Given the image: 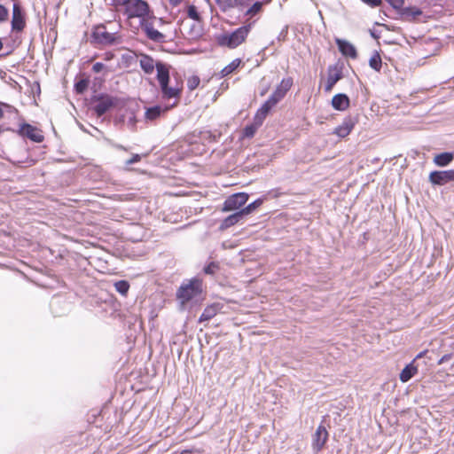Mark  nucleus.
<instances>
[{
    "instance_id": "obj_1",
    "label": "nucleus",
    "mask_w": 454,
    "mask_h": 454,
    "mask_svg": "<svg viewBox=\"0 0 454 454\" xmlns=\"http://www.w3.org/2000/svg\"><path fill=\"white\" fill-rule=\"evenodd\" d=\"M180 309H185L188 306H197L203 301L202 280L192 278L183 281L176 293Z\"/></svg>"
},
{
    "instance_id": "obj_2",
    "label": "nucleus",
    "mask_w": 454,
    "mask_h": 454,
    "mask_svg": "<svg viewBox=\"0 0 454 454\" xmlns=\"http://www.w3.org/2000/svg\"><path fill=\"white\" fill-rule=\"evenodd\" d=\"M250 29L251 24H248L239 27L231 33H224L218 37V43L221 46H226L230 49H234L245 41Z\"/></svg>"
},
{
    "instance_id": "obj_3",
    "label": "nucleus",
    "mask_w": 454,
    "mask_h": 454,
    "mask_svg": "<svg viewBox=\"0 0 454 454\" xmlns=\"http://www.w3.org/2000/svg\"><path fill=\"white\" fill-rule=\"evenodd\" d=\"M91 103L94 104L93 110L98 116L104 115L118 103V98L105 93H98L91 98Z\"/></svg>"
},
{
    "instance_id": "obj_4",
    "label": "nucleus",
    "mask_w": 454,
    "mask_h": 454,
    "mask_svg": "<svg viewBox=\"0 0 454 454\" xmlns=\"http://www.w3.org/2000/svg\"><path fill=\"white\" fill-rule=\"evenodd\" d=\"M94 40L103 45H116L121 40L117 33L108 32L105 25H98L92 31Z\"/></svg>"
},
{
    "instance_id": "obj_5",
    "label": "nucleus",
    "mask_w": 454,
    "mask_h": 454,
    "mask_svg": "<svg viewBox=\"0 0 454 454\" xmlns=\"http://www.w3.org/2000/svg\"><path fill=\"white\" fill-rule=\"evenodd\" d=\"M11 27L13 34H20L26 27V13L19 2L12 5Z\"/></svg>"
},
{
    "instance_id": "obj_6",
    "label": "nucleus",
    "mask_w": 454,
    "mask_h": 454,
    "mask_svg": "<svg viewBox=\"0 0 454 454\" xmlns=\"http://www.w3.org/2000/svg\"><path fill=\"white\" fill-rule=\"evenodd\" d=\"M237 9L243 11L250 18L258 14L262 8V2L259 0H234Z\"/></svg>"
},
{
    "instance_id": "obj_7",
    "label": "nucleus",
    "mask_w": 454,
    "mask_h": 454,
    "mask_svg": "<svg viewBox=\"0 0 454 454\" xmlns=\"http://www.w3.org/2000/svg\"><path fill=\"white\" fill-rule=\"evenodd\" d=\"M248 200V194L246 192H237L229 196L223 203V211L229 212L239 209Z\"/></svg>"
},
{
    "instance_id": "obj_8",
    "label": "nucleus",
    "mask_w": 454,
    "mask_h": 454,
    "mask_svg": "<svg viewBox=\"0 0 454 454\" xmlns=\"http://www.w3.org/2000/svg\"><path fill=\"white\" fill-rule=\"evenodd\" d=\"M428 180L433 185H445L454 181V169L432 171L429 174Z\"/></svg>"
},
{
    "instance_id": "obj_9",
    "label": "nucleus",
    "mask_w": 454,
    "mask_h": 454,
    "mask_svg": "<svg viewBox=\"0 0 454 454\" xmlns=\"http://www.w3.org/2000/svg\"><path fill=\"white\" fill-rule=\"evenodd\" d=\"M18 133L21 137H27L35 143H41L44 139L42 131L29 123L21 124Z\"/></svg>"
},
{
    "instance_id": "obj_10",
    "label": "nucleus",
    "mask_w": 454,
    "mask_h": 454,
    "mask_svg": "<svg viewBox=\"0 0 454 454\" xmlns=\"http://www.w3.org/2000/svg\"><path fill=\"white\" fill-rule=\"evenodd\" d=\"M149 5L144 0H135L128 6L129 17H139L142 20H146L145 16L149 13Z\"/></svg>"
},
{
    "instance_id": "obj_11",
    "label": "nucleus",
    "mask_w": 454,
    "mask_h": 454,
    "mask_svg": "<svg viewBox=\"0 0 454 454\" xmlns=\"http://www.w3.org/2000/svg\"><path fill=\"white\" fill-rule=\"evenodd\" d=\"M141 29L145 32L146 37L155 43L164 42L165 35L155 29L152 22L148 20H141L140 21Z\"/></svg>"
},
{
    "instance_id": "obj_12",
    "label": "nucleus",
    "mask_w": 454,
    "mask_h": 454,
    "mask_svg": "<svg viewBox=\"0 0 454 454\" xmlns=\"http://www.w3.org/2000/svg\"><path fill=\"white\" fill-rule=\"evenodd\" d=\"M356 122V118L352 116H347L343 119L340 125L335 128L333 134L339 137L344 138L350 134Z\"/></svg>"
},
{
    "instance_id": "obj_13",
    "label": "nucleus",
    "mask_w": 454,
    "mask_h": 454,
    "mask_svg": "<svg viewBox=\"0 0 454 454\" xmlns=\"http://www.w3.org/2000/svg\"><path fill=\"white\" fill-rule=\"evenodd\" d=\"M328 432L325 426L319 425L313 435L312 447L317 452L320 451L328 439Z\"/></svg>"
},
{
    "instance_id": "obj_14",
    "label": "nucleus",
    "mask_w": 454,
    "mask_h": 454,
    "mask_svg": "<svg viewBox=\"0 0 454 454\" xmlns=\"http://www.w3.org/2000/svg\"><path fill=\"white\" fill-rule=\"evenodd\" d=\"M292 85L293 79L291 77L284 78L270 97L273 98V100H276V103L278 104L285 98Z\"/></svg>"
},
{
    "instance_id": "obj_15",
    "label": "nucleus",
    "mask_w": 454,
    "mask_h": 454,
    "mask_svg": "<svg viewBox=\"0 0 454 454\" xmlns=\"http://www.w3.org/2000/svg\"><path fill=\"white\" fill-rule=\"evenodd\" d=\"M277 105L276 100H273L270 97L266 100L262 106L257 110L254 115V121L257 124H262L265 118L270 112V110Z\"/></svg>"
},
{
    "instance_id": "obj_16",
    "label": "nucleus",
    "mask_w": 454,
    "mask_h": 454,
    "mask_svg": "<svg viewBox=\"0 0 454 454\" xmlns=\"http://www.w3.org/2000/svg\"><path fill=\"white\" fill-rule=\"evenodd\" d=\"M335 43L338 46L339 51L340 53L345 56L351 59H356L357 58V51L356 47L349 43L347 40L336 38Z\"/></svg>"
},
{
    "instance_id": "obj_17",
    "label": "nucleus",
    "mask_w": 454,
    "mask_h": 454,
    "mask_svg": "<svg viewBox=\"0 0 454 454\" xmlns=\"http://www.w3.org/2000/svg\"><path fill=\"white\" fill-rule=\"evenodd\" d=\"M328 77L325 86V91H331L337 82L342 78V72L337 67H330Z\"/></svg>"
},
{
    "instance_id": "obj_18",
    "label": "nucleus",
    "mask_w": 454,
    "mask_h": 454,
    "mask_svg": "<svg viewBox=\"0 0 454 454\" xmlns=\"http://www.w3.org/2000/svg\"><path fill=\"white\" fill-rule=\"evenodd\" d=\"M349 98L345 93H338L332 98V106L337 111H345L349 107Z\"/></svg>"
},
{
    "instance_id": "obj_19",
    "label": "nucleus",
    "mask_w": 454,
    "mask_h": 454,
    "mask_svg": "<svg viewBox=\"0 0 454 454\" xmlns=\"http://www.w3.org/2000/svg\"><path fill=\"white\" fill-rule=\"evenodd\" d=\"M155 68L157 70V80L160 87L165 86L166 83L169 82V69L168 65L158 61L155 63Z\"/></svg>"
},
{
    "instance_id": "obj_20",
    "label": "nucleus",
    "mask_w": 454,
    "mask_h": 454,
    "mask_svg": "<svg viewBox=\"0 0 454 454\" xmlns=\"http://www.w3.org/2000/svg\"><path fill=\"white\" fill-rule=\"evenodd\" d=\"M221 306L218 303H213L211 305L207 306L202 314L199 318V322L202 323L205 321H208L213 318L217 313L220 311Z\"/></svg>"
},
{
    "instance_id": "obj_21",
    "label": "nucleus",
    "mask_w": 454,
    "mask_h": 454,
    "mask_svg": "<svg viewBox=\"0 0 454 454\" xmlns=\"http://www.w3.org/2000/svg\"><path fill=\"white\" fill-rule=\"evenodd\" d=\"M245 214L241 209L227 216L221 223V229H228L234 224L238 223L241 219L244 218Z\"/></svg>"
},
{
    "instance_id": "obj_22",
    "label": "nucleus",
    "mask_w": 454,
    "mask_h": 454,
    "mask_svg": "<svg viewBox=\"0 0 454 454\" xmlns=\"http://www.w3.org/2000/svg\"><path fill=\"white\" fill-rule=\"evenodd\" d=\"M21 43L20 34H12L9 38L4 39V47L7 50L5 55L11 54Z\"/></svg>"
},
{
    "instance_id": "obj_23",
    "label": "nucleus",
    "mask_w": 454,
    "mask_h": 454,
    "mask_svg": "<svg viewBox=\"0 0 454 454\" xmlns=\"http://www.w3.org/2000/svg\"><path fill=\"white\" fill-rule=\"evenodd\" d=\"M398 13L403 17V20L411 21L416 17L420 16L422 14V11L415 6L410 7H402Z\"/></svg>"
},
{
    "instance_id": "obj_24",
    "label": "nucleus",
    "mask_w": 454,
    "mask_h": 454,
    "mask_svg": "<svg viewBox=\"0 0 454 454\" xmlns=\"http://www.w3.org/2000/svg\"><path fill=\"white\" fill-rule=\"evenodd\" d=\"M454 160V153L444 152L436 154L434 158V163L438 167H446Z\"/></svg>"
},
{
    "instance_id": "obj_25",
    "label": "nucleus",
    "mask_w": 454,
    "mask_h": 454,
    "mask_svg": "<svg viewBox=\"0 0 454 454\" xmlns=\"http://www.w3.org/2000/svg\"><path fill=\"white\" fill-rule=\"evenodd\" d=\"M418 372L417 366L414 364V361L408 364L400 373V380L403 383L409 381Z\"/></svg>"
},
{
    "instance_id": "obj_26",
    "label": "nucleus",
    "mask_w": 454,
    "mask_h": 454,
    "mask_svg": "<svg viewBox=\"0 0 454 454\" xmlns=\"http://www.w3.org/2000/svg\"><path fill=\"white\" fill-rule=\"evenodd\" d=\"M139 65L142 70L148 74H152L155 67L153 59L148 55L142 56V58L139 60Z\"/></svg>"
},
{
    "instance_id": "obj_27",
    "label": "nucleus",
    "mask_w": 454,
    "mask_h": 454,
    "mask_svg": "<svg viewBox=\"0 0 454 454\" xmlns=\"http://www.w3.org/2000/svg\"><path fill=\"white\" fill-rule=\"evenodd\" d=\"M168 109V107L162 108L160 106H153L146 109L145 118L146 120L153 121L160 117L163 112H166Z\"/></svg>"
},
{
    "instance_id": "obj_28",
    "label": "nucleus",
    "mask_w": 454,
    "mask_h": 454,
    "mask_svg": "<svg viewBox=\"0 0 454 454\" xmlns=\"http://www.w3.org/2000/svg\"><path fill=\"white\" fill-rule=\"evenodd\" d=\"M160 90L164 98H177L181 93V90L179 89L169 87L168 83H166L165 86L160 87Z\"/></svg>"
},
{
    "instance_id": "obj_29",
    "label": "nucleus",
    "mask_w": 454,
    "mask_h": 454,
    "mask_svg": "<svg viewBox=\"0 0 454 454\" xmlns=\"http://www.w3.org/2000/svg\"><path fill=\"white\" fill-rule=\"evenodd\" d=\"M241 60L239 59H235L232 60L229 65L224 67L222 71L221 74L222 77L227 76L231 74L233 71H235L239 66H240Z\"/></svg>"
},
{
    "instance_id": "obj_30",
    "label": "nucleus",
    "mask_w": 454,
    "mask_h": 454,
    "mask_svg": "<svg viewBox=\"0 0 454 454\" xmlns=\"http://www.w3.org/2000/svg\"><path fill=\"white\" fill-rule=\"evenodd\" d=\"M369 66L377 72L380 71L382 67V60L379 52L375 51L370 58Z\"/></svg>"
},
{
    "instance_id": "obj_31",
    "label": "nucleus",
    "mask_w": 454,
    "mask_h": 454,
    "mask_svg": "<svg viewBox=\"0 0 454 454\" xmlns=\"http://www.w3.org/2000/svg\"><path fill=\"white\" fill-rule=\"evenodd\" d=\"M263 202V199H257L252 203L248 204L247 207L241 208L242 212L245 214V215H247L254 212L257 207H259Z\"/></svg>"
},
{
    "instance_id": "obj_32",
    "label": "nucleus",
    "mask_w": 454,
    "mask_h": 454,
    "mask_svg": "<svg viewBox=\"0 0 454 454\" xmlns=\"http://www.w3.org/2000/svg\"><path fill=\"white\" fill-rule=\"evenodd\" d=\"M115 290L121 295H126L129 289V284L126 280H119L114 283Z\"/></svg>"
},
{
    "instance_id": "obj_33",
    "label": "nucleus",
    "mask_w": 454,
    "mask_h": 454,
    "mask_svg": "<svg viewBox=\"0 0 454 454\" xmlns=\"http://www.w3.org/2000/svg\"><path fill=\"white\" fill-rule=\"evenodd\" d=\"M262 124H257L254 121V123L253 124H250V125H247L244 129H243V136L245 137H253L257 130V129L261 126Z\"/></svg>"
},
{
    "instance_id": "obj_34",
    "label": "nucleus",
    "mask_w": 454,
    "mask_h": 454,
    "mask_svg": "<svg viewBox=\"0 0 454 454\" xmlns=\"http://www.w3.org/2000/svg\"><path fill=\"white\" fill-rule=\"evenodd\" d=\"M215 2L223 12L237 8L236 4H234V0H215Z\"/></svg>"
},
{
    "instance_id": "obj_35",
    "label": "nucleus",
    "mask_w": 454,
    "mask_h": 454,
    "mask_svg": "<svg viewBox=\"0 0 454 454\" xmlns=\"http://www.w3.org/2000/svg\"><path fill=\"white\" fill-rule=\"evenodd\" d=\"M187 16L193 20H196V21H200L201 17H200V14L199 13L197 8L195 5L193 4H191L188 6L187 8Z\"/></svg>"
},
{
    "instance_id": "obj_36",
    "label": "nucleus",
    "mask_w": 454,
    "mask_h": 454,
    "mask_svg": "<svg viewBox=\"0 0 454 454\" xmlns=\"http://www.w3.org/2000/svg\"><path fill=\"white\" fill-rule=\"evenodd\" d=\"M89 86V82L86 79H81L74 83V90L78 94L83 93Z\"/></svg>"
},
{
    "instance_id": "obj_37",
    "label": "nucleus",
    "mask_w": 454,
    "mask_h": 454,
    "mask_svg": "<svg viewBox=\"0 0 454 454\" xmlns=\"http://www.w3.org/2000/svg\"><path fill=\"white\" fill-rule=\"evenodd\" d=\"M217 270H219V263L215 262H211L203 268V271L207 275H214Z\"/></svg>"
},
{
    "instance_id": "obj_38",
    "label": "nucleus",
    "mask_w": 454,
    "mask_h": 454,
    "mask_svg": "<svg viewBox=\"0 0 454 454\" xmlns=\"http://www.w3.org/2000/svg\"><path fill=\"white\" fill-rule=\"evenodd\" d=\"M394 9L400 11L404 4V0H386Z\"/></svg>"
},
{
    "instance_id": "obj_39",
    "label": "nucleus",
    "mask_w": 454,
    "mask_h": 454,
    "mask_svg": "<svg viewBox=\"0 0 454 454\" xmlns=\"http://www.w3.org/2000/svg\"><path fill=\"white\" fill-rule=\"evenodd\" d=\"M9 15L8 9L4 6L3 4H0V22H4L7 20Z\"/></svg>"
},
{
    "instance_id": "obj_40",
    "label": "nucleus",
    "mask_w": 454,
    "mask_h": 454,
    "mask_svg": "<svg viewBox=\"0 0 454 454\" xmlns=\"http://www.w3.org/2000/svg\"><path fill=\"white\" fill-rule=\"evenodd\" d=\"M200 84V78L198 76H192L188 80V87L190 90H194Z\"/></svg>"
},
{
    "instance_id": "obj_41",
    "label": "nucleus",
    "mask_w": 454,
    "mask_h": 454,
    "mask_svg": "<svg viewBox=\"0 0 454 454\" xmlns=\"http://www.w3.org/2000/svg\"><path fill=\"white\" fill-rule=\"evenodd\" d=\"M371 7H378L381 4L382 0H361Z\"/></svg>"
},
{
    "instance_id": "obj_42",
    "label": "nucleus",
    "mask_w": 454,
    "mask_h": 454,
    "mask_svg": "<svg viewBox=\"0 0 454 454\" xmlns=\"http://www.w3.org/2000/svg\"><path fill=\"white\" fill-rule=\"evenodd\" d=\"M141 160V156L139 154H134L129 160L126 161L127 165H132L138 162Z\"/></svg>"
},
{
    "instance_id": "obj_43",
    "label": "nucleus",
    "mask_w": 454,
    "mask_h": 454,
    "mask_svg": "<svg viewBox=\"0 0 454 454\" xmlns=\"http://www.w3.org/2000/svg\"><path fill=\"white\" fill-rule=\"evenodd\" d=\"M105 67V65L101 62H96L93 66H92V71L95 72V73H99L103 70V68Z\"/></svg>"
},
{
    "instance_id": "obj_44",
    "label": "nucleus",
    "mask_w": 454,
    "mask_h": 454,
    "mask_svg": "<svg viewBox=\"0 0 454 454\" xmlns=\"http://www.w3.org/2000/svg\"><path fill=\"white\" fill-rule=\"evenodd\" d=\"M450 357H451V355H450V354H447V355L442 356L439 359V361H438V364H442L443 363H445V362L449 361V360L450 359Z\"/></svg>"
},
{
    "instance_id": "obj_45",
    "label": "nucleus",
    "mask_w": 454,
    "mask_h": 454,
    "mask_svg": "<svg viewBox=\"0 0 454 454\" xmlns=\"http://www.w3.org/2000/svg\"><path fill=\"white\" fill-rule=\"evenodd\" d=\"M288 27H285L278 35V40L284 39L287 35Z\"/></svg>"
},
{
    "instance_id": "obj_46",
    "label": "nucleus",
    "mask_w": 454,
    "mask_h": 454,
    "mask_svg": "<svg viewBox=\"0 0 454 454\" xmlns=\"http://www.w3.org/2000/svg\"><path fill=\"white\" fill-rule=\"evenodd\" d=\"M131 0H114L116 5H125L128 4Z\"/></svg>"
},
{
    "instance_id": "obj_47",
    "label": "nucleus",
    "mask_w": 454,
    "mask_h": 454,
    "mask_svg": "<svg viewBox=\"0 0 454 454\" xmlns=\"http://www.w3.org/2000/svg\"><path fill=\"white\" fill-rule=\"evenodd\" d=\"M170 4L173 5V6H177L179 5L183 0H168Z\"/></svg>"
},
{
    "instance_id": "obj_48",
    "label": "nucleus",
    "mask_w": 454,
    "mask_h": 454,
    "mask_svg": "<svg viewBox=\"0 0 454 454\" xmlns=\"http://www.w3.org/2000/svg\"><path fill=\"white\" fill-rule=\"evenodd\" d=\"M427 353V350L419 353L412 361L415 362L417 359H419V358L423 357Z\"/></svg>"
},
{
    "instance_id": "obj_49",
    "label": "nucleus",
    "mask_w": 454,
    "mask_h": 454,
    "mask_svg": "<svg viewBox=\"0 0 454 454\" xmlns=\"http://www.w3.org/2000/svg\"><path fill=\"white\" fill-rule=\"evenodd\" d=\"M371 35L375 39H378L380 37L374 31H371Z\"/></svg>"
},
{
    "instance_id": "obj_50",
    "label": "nucleus",
    "mask_w": 454,
    "mask_h": 454,
    "mask_svg": "<svg viewBox=\"0 0 454 454\" xmlns=\"http://www.w3.org/2000/svg\"><path fill=\"white\" fill-rule=\"evenodd\" d=\"M180 454H192V452L189 450H184Z\"/></svg>"
},
{
    "instance_id": "obj_51",
    "label": "nucleus",
    "mask_w": 454,
    "mask_h": 454,
    "mask_svg": "<svg viewBox=\"0 0 454 454\" xmlns=\"http://www.w3.org/2000/svg\"><path fill=\"white\" fill-rule=\"evenodd\" d=\"M4 48V42L0 39V51Z\"/></svg>"
},
{
    "instance_id": "obj_52",
    "label": "nucleus",
    "mask_w": 454,
    "mask_h": 454,
    "mask_svg": "<svg viewBox=\"0 0 454 454\" xmlns=\"http://www.w3.org/2000/svg\"><path fill=\"white\" fill-rule=\"evenodd\" d=\"M264 1H265V3H270V2H271V0H264Z\"/></svg>"
}]
</instances>
